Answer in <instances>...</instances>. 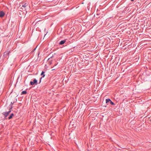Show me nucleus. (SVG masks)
<instances>
[{
  "instance_id": "nucleus-1",
  "label": "nucleus",
  "mask_w": 151,
  "mask_h": 151,
  "mask_svg": "<svg viewBox=\"0 0 151 151\" xmlns=\"http://www.w3.org/2000/svg\"><path fill=\"white\" fill-rule=\"evenodd\" d=\"M11 111L10 110L9 111H8V112H4L3 113V114L4 115L5 117H6L8 116V115L10 113Z\"/></svg>"
},
{
  "instance_id": "nucleus-2",
  "label": "nucleus",
  "mask_w": 151,
  "mask_h": 151,
  "mask_svg": "<svg viewBox=\"0 0 151 151\" xmlns=\"http://www.w3.org/2000/svg\"><path fill=\"white\" fill-rule=\"evenodd\" d=\"M5 15V13L4 12L2 11L0 12V17H3Z\"/></svg>"
},
{
  "instance_id": "nucleus-3",
  "label": "nucleus",
  "mask_w": 151,
  "mask_h": 151,
  "mask_svg": "<svg viewBox=\"0 0 151 151\" xmlns=\"http://www.w3.org/2000/svg\"><path fill=\"white\" fill-rule=\"evenodd\" d=\"M44 73H45V72L44 71H42V73H41V75H43V76H42V77L41 78H40V83L41 82V80L42 79V78L44 77L45 76V75L44 74Z\"/></svg>"
},
{
  "instance_id": "nucleus-4",
  "label": "nucleus",
  "mask_w": 151,
  "mask_h": 151,
  "mask_svg": "<svg viewBox=\"0 0 151 151\" xmlns=\"http://www.w3.org/2000/svg\"><path fill=\"white\" fill-rule=\"evenodd\" d=\"M65 42V40L61 41L59 43L60 45H63L64 44Z\"/></svg>"
},
{
  "instance_id": "nucleus-5",
  "label": "nucleus",
  "mask_w": 151,
  "mask_h": 151,
  "mask_svg": "<svg viewBox=\"0 0 151 151\" xmlns=\"http://www.w3.org/2000/svg\"><path fill=\"white\" fill-rule=\"evenodd\" d=\"M33 83L35 85H37V81L36 79H34L33 80Z\"/></svg>"
},
{
  "instance_id": "nucleus-6",
  "label": "nucleus",
  "mask_w": 151,
  "mask_h": 151,
  "mask_svg": "<svg viewBox=\"0 0 151 151\" xmlns=\"http://www.w3.org/2000/svg\"><path fill=\"white\" fill-rule=\"evenodd\" d=\"M14 115L13 114H11V115L8 118H9V119H11L13 116H14Z\"/></svg>"
},
{
  "instance_id": "nucleus-7",
  "label": "nucleus",
  "mask_w": 151,
  "mask_h": 151,
  "mask_svg": "<svg viewBox=\"0 0 151 151\" xmlns=\"http://www.w3.org/2000/svg\"><path fill=\"white\" fill-rule=\"evenodd\" d=\"M27 93V92L26 91H23L22 92V94H24Z\"/></svg>"
},
{
  "instance_id": "nucleus-8",
  "label": "nucleus",
  "mask_w": 151,
  "mask_h": 151,
  "mask_svg": "<svg viewBox=\"0 0 151 151\" xmlns=\"http://www.w3.org/2000/svg\"><path fill=\"white\" fill-rule=\"evenodd\" d=\"M111 101V100L109 99H107L106 100V103H108L109 101Z\"/></svg>"
},
{
  "instance_id": "nucleus-9",
  "label": "nucleus",
  "mask_w": 151,
  "mask_h": 151,
  "mask_svg": "<svg viewBox=\"0 0 151 151\" xmlns=\"http://www.w3.org/2000/svg\"><path fill=\"white\" fill-rule=\"evenodd\" d=\"M27 4L26 3H25L24 5H22V7H24V8L25 7H26L27 6Z\"/></svg>"
},
{
  "instance_id": "nucleus-10",
  "label": "nucleus",
  "mask_w": 151,
  "mask_h": 151,
  "mask_svg": "<svg viewBox=\"0 0 151 151\" xmlns=\"http://www.w3.org/2000/svg\"><path fill=\"white\" fill-rule=\"evenodd\" d=\"M30 84L31 85H34V83H33V82L32 81L30 82Z\"/></svg>"
},
{
  "instance_id": "nucleus-11",
  "label": "nucleus",
  "mask_w": 151,
  "mask_h": 151,
  "mask_svg": "<svg viewBox=\"0 0 151 151\" xmlns=\"http://www.w3.org/2000/svg\"><path fill=\"white\" fill-rule=\"evenodd\" d=\"M110 103L112 105H113L114 104V103L113 102H112L111 100L110 101Z\"/></svg>"
},
{
  "instance_id": "nucleus-12",
  "label": "nucleus",
  "mask_w": 151,
  "mask_h": 151,
  "mask_svg": "<svg viewBox=\"0 0 151 151\" xmlns=\"http://www.w3.org/2000/svg\"><path fill=\"white\" fill-rule=\"evenodd\" d=\"M52 70H54V68H53V67H52Z\"/></svg>"
},
{
  "instance_id": "nucleus-13",
  "label": "nucleus",
  "mask_w": 151,
  "mask_h": 151,
  "mask_svg": "<svg viewBox=\"0 0 151 151\" xmlns=\"http://www.w3.org/2000/svg\"><path fill=\"white\" fill-rule=\"evenodd\" d=\"M52 70H54V68H53V67H52Z\"/></svg>"
},
{
  "instance_id": "nucleus-14",
  "label": "nucleus",
  "mask_w": 151,
  "mask_h": 151,
  "mask_svg": "<svg viewBox=\"0 0 151 151\" xmlns=\"http://www.w3.org/2000/svg\"><path fill=\"white\" fill-rule=\"evenodd\" d=\"M134 0H131L132 1H133Z\"/></svg>"
},
{
  "instance_id": "nucleus-15",
  "label": "nucleus",
  "mask_w": 151,
  "mask_h": 151,
  "mask_svg": "<svg viewBox=\"0 0 151 151\" xmlns=\"http://www.w3.org/2000/svg\"><path fill=\"white\" fill-rule=\"evenodd\" d=\"M36 48H35L34 49V50H35Z\"/></svg>"
}]
</instances>
